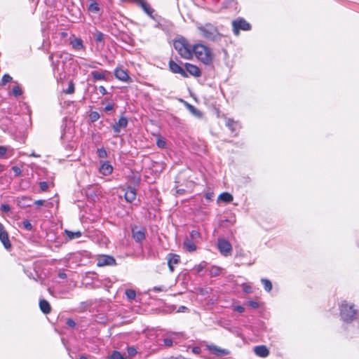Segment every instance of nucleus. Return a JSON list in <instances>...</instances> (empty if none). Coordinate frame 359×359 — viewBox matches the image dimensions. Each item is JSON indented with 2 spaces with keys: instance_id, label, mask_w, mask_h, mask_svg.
I'll use <instances>...</instances> for the list:
<instances>
[{
  "instance_id": "nucleus-34",
  "label": "nucleus",
  "mask_w": 359,
  "mask_h": 359,
  "mask_svg": "<svg viewBox=\"0 0 359 359\" xmlns=\"http://www.w3.org/2000/svg\"><path fill=\"white\" fill-rule=\"evenodd\" d=\"M88 10L91 13H97L100 11V6L95 1L92 0L88 7Z\"/></svg>"
},
{
  "instance_id": "nucleus-30",
  "label": "nucleus",
  "mask_w": 359,
  "mask_h": 359,
  "mask_svg": "<svg viewBox=\"0 0 359 359\" xmlns=\"http://www.w3.org/2000/svg\"><path fill=\"white\" fill-rule=\"evenodd\" d=\"M222 269L217 266H212L209 269V275L210 277L219 276L222 273Z\"/></svg>"
},
{
  "instance_id": "nucleus-39",
  "label": "nucleus",
  "mask_w": 359,
  "mask_h": 359,
  "mask_svg": "<svg viewBox=\"0 0 359 359\" xmlns=\"http://www.w3.org/2000/svg\"><path fill=\"white\" fill-rule=\"evenodd\" d=\"M97 154L100 158H105L107 157V152L104 147L98 148L97 150Z\"/></svg>"
},
{
  "instance_id": "nucleus-63",
  "label": "nucleus",
  "mask_w": 359,
  "mask_h": 359,
  "mask_svg": "<svg viewBox=\"0 0 359 359\" xmlns=\"http://www.w3.org/2000/svg\"><path fill=\"white\" fill-rule=\"evenodd\" d=\"M244 291H245V292L250 293V292H251V287H248H248H245L244 288Z\"/></svg>"
},
{
  "instance_id": "nucleus-7",
  "label": "nucleus",
  "mask_w": 359,
  "mask_h": 359,
  "mask_svg": "<svg viewBox=\"0 0 359 359\" xmlns=\"http://www.w3.org/2000/svg\"><path fill=\"white\" fill-rule=\"evenodd\" d=\"M233 32L236 36H238L240 31H248L251 29V25L245 19L239 18L232 22Z\"/></svg>"
},
{
  "instance_id": "nucleus-15",
  "label": "nucleus",
  "mask_w": 359,
  "mask_h": 359,
  "mask_svg": "<svg viewBox=\"0 0 359 359\" xmlns=\"http://www.w3.org/2000/svg\"><path fill=\"white\" fill-rule=\"evenodd\" d=\"M0 241L6 249L8 250L11 248V244L8 238V234L3 224L0 225Z\"/></svg>"
},
{
  "instance_id": "nucleus-45",
  "label": "nucleus",
  "mask_w": 359,
  "mask_h": 359,
  "mask_svg": "<svg viewBox=\"0 0 359 359\" xmlns=\"http://www.w3.org/2000/svg\"><path fill=\"white\" fill-rule=\"evenodd\" d=\"M156 145L158 146V147L161 148V149L165 148L166 142L165 141V140L163 138H161V137L158 138L156 140Z\"/></svg>"
},
{
  "instance_id": "nucleus-61",
  "label": "nucleus",
  "mask_w": 359,
  "mask_h": 359,
  "mask_svg": "<svg viewBox=\"0 0 359 359\" xmlns=\"http://www.w3.org/2000/svg\"><path fill=\"white\" fill-rule=\"evenodd\" d=\"M97 62H91L90 65H88V67H90V68H93V69H95V68H96V67H97Z\"/></svg>"
},
{
  "instance_id": "nucleus-49",
  "label": "nucleus",
  "mask_w": 359,
  "mask_h": 359,
  "mask_svg": "<svg viewBox=\"0 0 359 359\" xmlns=\"http://www.w3.org/2000/svg\"><path fill=\"white\" fill-rule=\"evenodd\" d=\"M0 210H1V212L7 213L10 212L11 208L9 205L4 203L1 205Z\"/></svg>"
},
{
  "instance_id": "nucleus-3",
  "label": "nucleus",
  "mask_w": 359,
  "mask_h": 359,
  "mask_svg": "<svg viewBox=\"0 0 359 359\" xmlns=\"http://www.w3.org/2000/svg\"><path fill=\"white\" fill-rule=\"evenodd\" d=\"M194 55H195L198 60L206 65H211L213 61L214 56L210 48L201 43L194 46Z\"/></svg>"
},
{
  "instance_id": "nucleus-32",
  "label": "nucleus",
  "mask_w": 359,
  "mask_h": 359,
  "mask_svg": "<svg viewBox=\"0 0 359 359\" xmlns=\"http://www.w3.org/2000/svg\"><path fill=\"white\" fill-rule=\"evenodd\" d=\"M65 233H66L67 236L70 240L75 239V238H79L82 235V233H81V232L80 231H72L66 230L65 231Z\"/></svg>"
},
{
  "instance_id": "nucleus-52",
  "label": "nucleus",
  "mask_w": 359,
  "mask_h": 359,
  "mask_svg": "<svg viewBox=\"0 0 359 359\" xmlns=\"http://www.w3.org/2000/svg\"><path fill=\"white\" fill-rule=\"evenodd\" d=\"M39 187L41 191H45L48 189V184L46 182H41L39 183Z\"/></svg>"
},
{
  "instance_id": "nucleus-10",
  "label": "nucleus",
  "mask_w": 359,
  "mask_h": 359,
  "mask_svg": "<svg viewBox=\"0 0 359 359\" xmlns=\"http://www.w3.org/2000/svg\"><path fill=\"white\" fill-rule=\"evenodd\" d=\"M116 264L114 257L107 255H99L97 258V266H114Z\"/></svg>"
},
{
  "instance_id": "nucleus-28",
  "label": "nucleus",
  "mask_w": 359,
  "mask_h": 359,
  "mask_svg": "<svg viewBox=\"0 0 359 359\" xmlns=\"http://www.w3.org/2000/svg\"><path fill=\"white\" fill-rule=\"evenodd\" d=\"M72 48L76 50H80L83 48V41L81 38H76L70 41Z\"/></svg>"
},
{
  "instance_id": "nucleus-37",
  "label": "nucleus",
  "mask_w": 359,
  "mask_h": 359,
  "mask_svg": "<svg viewBox=\"0 0 359 359\" xmlns=\"http://www.w3.org/2000/svg\"><path fill=\"white\" fill-rule=\"evenodd\" d=\"M207 266V262H201L200 264L195 265L194 267V270L196 273H199L201 272L205 267Z\"/></svg>"
},
{
  "instance_id": "nucleus-1",
  "label": "nucleus",
  "mask_w": 359,
  "mask_h": 359,
  "mask_svg": "<svg viewBox=\"0 0 359 359\" xmlns=\"http://www.w3.org/2000/svg\"><path fill=\"white\" fill-rule=\"evenodd\" d=\"M53 71L57 79L65 77L66 71L73 62L72 55L67 52H55L49 55Z\"/></svg>"
},
{
  "instance_id": "nucleus-4",
  "label": "nucleus",
  "mask_w": 359,
  "mask_h": 359,
  "mask_svg": "<svg viewBox=\"0 0 359 359\" xmlns=\"http://www.w3.org/2000/svg\"><path fill=\"white\" fill-rule=\"evenodd\" d=\"M197 28L202 36L208 40L215 41L220 36L217 28L211 23L200 24L197 26Z\"/></svg>"
},
{
  "instance_id": "nucleus-11",
  "label": "nucleus",
  "mask_w": 359,
  "mask_h": 359,
  "mask_svg": "<svg viewBox=\"0 0 359 359\" xmlns=\"http://www.w3.org/2000/svg\"><path fill=\"white\" fill-rule=\"evenodd\" d=\"M132 236L137 243H141L145 239L146 230L144 227L135 226L132 228Z\"/></svg>"
},
{
  "instance_id": "nucleus-46",
  "label": "nucleus",
  "mask_w": 359,
  "mask_h": 359,
  "mask_svg": "<svg viewBox=\"0 0 359 359\" xmlns=\"http://www.w3.org/2000/svg\"><path fill=\"white\" fill-rule=\"evenodd\" d=\"M12 81V77L9 74H4L1 79V84L6 85L7 83Z\"/></svg>"
},
{
  "instance_id": "nucleus-31",
  "label": "nucleus",
  "mask_w": 359,
  "mask_h": 359,
  "mask_svg": "<svg viewBox=\"0 0 359 359\" xmlns=\"http://www.w3.org/2000/svg\"><path fill=\"white\" fill-rule=\"evenodd\" d=\"M233 196L228 192H223L218 197V200L224 201L225 203H231L233 201Z\"/></svg>"
},
{
  "instance_id": "nucleus-53",
  "label": "nucleus",
  "mask_w": 359,
  "mask_h": 359,
  "mask_svg": "<svg viewBox=\"0 0 359 359\" xmlns=\"http://www.w3.org/2000/svg\"><path fill=\"white\" fill-rule=\"evenodd\" d=\"M114 104H112V103H109V104H107L105 106V107H104V110L106 112H107V111H112V110L114 109Z\"/></svg>"
},
{
  "instance_id": "nucleus-50",
  "label": "nucleus",
  "mask_w": 359,
  "mask_h": 359,
  "mask_svg": "<svg viewBox=\"0 0 359 359\" xmlns=\"http://www.w3.org/2000/svg\"><path fill=\"white\" fill-rule=\"evenodd\" d=\"M11 170L13 171L15 176H20L22 173L20 168L18 166H13Z\"/></svg>"
},
{
  "instance_id": "nucleus-26",
  "label": "nucleus",
  "mask_w": 359,
  "mask_h": 359,
  "mask_svg": "<svg viewBox=\"0 0 359 359\" xmlns=\"http://www.w3.org/2000/svg\"><path fill=\"white\" fill-rule=\"evenodd\" d=\"M226 126L231 131L233 135L236 136L237 135V130L239 128V124L237 122L231 119H228L226 122Z\"/></svg>"
},
{
  "instance_id": "nucleus-18",
  "label": "nucleus",
  "mask_w": 359,
  "mask_h": 359,
  "mask_svg": "<svg viewBox=\"0 0 359 359\" xmlns=\"http://www.w3.org/2000/svg\"><path fill=\"white\" fill-rule=\"evenodd\" d=\"M14 154V149L10 146H0V159L11 158Z\"/></svg>"
},
{
  "instance_id": "nucleus-23",
  "label": "nucleus",
  "mask_w": 359,
  "mask_h": 359,
  "mask_svg": "<svg viewBox=\"0 0 359 359\" xmlns=\"http://www.w3.org/2000/svg\"><path fill=\"white\" fill-rule=\"evenodd\" d=\"M137 193L134 187H128L125 191V199L127 202L132 203L136 198Z\"/></svg>"
},
{
  "instance_id": "nucleus-56",
  "label": "nucleus",
  "mask_w": 359,
  "mask_h": 359,
  "mask_svg": "<svg viewBox=\"0 0 359 359\" xmlns=\"http://www.w3.org/2000/svg\"><path fill=\"white\" fill-rule=\"evenodd\" d=\"M191 352L196 355H198L201 352V348L199 346H194L191 348Z\"/></svg>"
},
{
  "instance_id": "nucleus-17",
  "label": "nucleus",
  "mask_w": 359,
  "mask_h": 359,
  "mask_svg": "<svg viewBox=\"0 0 359 359\" xmlns=\"http://www.w3.org/2000/svg\"><path fill=\"white\" fill-rule=\"evenodd\" d=\"M128 119L125 116H121L118 122L112 126V129L116 134H118L122 128H126L128 126Z\"/></svg>"
},
{
  "instance_id": "nucleus-5",
  "label": "nucleus",
  "mask_w": 359,
  "mask_h": 359,
  "mask_svg": "<svg viewBox=\"0 0 359 359\" xmlns=\"http://www.w3.org/2000/svg\"><path fill=\"white\" fill-rule=\"evenodd\" d=\"M205 349L214 359H224L229 357L231 352L227 348H223L213 344L205 345Z\"/></svg>"
},
{
  "instance_id": "nucleus-29",
  "label": "nucleus",
  "mask_w": 359,
  "mask_h": 359,
  "mask_svg": "<svg viewBox=\"0 0 359 359\" xmlns=\"http://www.w3.org/2000/svg\"><path fill=\"white\" fill-rule=\"evenodd\" d=\"M175 334H170L168 336L165 337L163 339V346L165 347H171L173 345L174 339H175Z\"/></svg>"
},
{
  "instance_id": "nucleus-62",
  "label": "nucleus",
  "mask_w": 359,
  "mask_h": 359,
  "mask_svg": "<svg viewBox=\"0 0 359 359\" xmlns=\"http://www.w3.org/2000/svg\"><path fill=\"white\" fill-rule=\"evenodd\" d=\"M27 273V276L30 278V279H34V280L36 281V279L33 276V274L32 272H29V273H27Z\"/></svg>"
},
{
  "instance_id": "nucleus-48",
  "label": "nucleus",
  "mask_w": 359,
  "mask_h": 359,
  "mask_svg": "<svg viewBox=\"0 0 359 359\" xmlns=\"http://www.w3.org/2000/svg\"><path fill=\"white\" fill-rule=\"evenodd\" d=\"M151 291L153 292H166L167 291V289L165 288V286H155L152 289H151Z\"/></svg>"
},
{
  "instance_id": "nucleus-6",
  "label": "nucleus",
  "mask_w": 359,
  "mask_h": 359,
  "mask_svg": "<svg viewBox=\"0 0 359 359\" xmlns=\"http://www.w3.org/2000/svg\"><path fill=\"white\" fill-rule=\"evenodd\" d=\"M356 314V310L353 309V305H348L346 302H344L340 305V315L341 318L345 322H351Z\"/></svg>"
},
{
  "instance_id": "nucleus-8",
  "label": "nucleus",
  "mask_w": 359,
  "mask_h": 359,
  "mask_svg": "<svg viewBox=\"0 0 359 359\" xmlns=\"http://www.w3.org/2000/svg\"><path fill=\"white\" fill-rule=\"evenodd\" d=\"M217 248L219 252L225 257L231 255L233 250L231 244L224 238L217 240Z\"/></svg>"
},
{
  "instance_id": "nucleus-19",
  "label": "nucleus",
  "mask_w": 359,
  "mask_h": 359,
  "mask_svg": "<svg viewBox=\"0 0 359 359\" xmlns=\"http://www.w3.org/2000/svg\"><path fill=\"white\" fill-rule=\"evenodd\" d=\"M184 67L187 73L188 72L190 75L194 76L195 77L201 76V71L196 65L190 63H185Z\"/></svg>"
},
{
  "instance_id": "nucleus-9",
  "label": "nucleus",
  "mask_w": 359,
  "mask_h": 359,
  "mask_svg": "<svg viewBox=\"0 0 359 359\" xmlns=\"http://www.w3.org/2000/svg\"><path fill=\"white\" fill-rule=\"evenodd\" d=\"M73 135L72 133L70 131V129H68L67 130L66 129H64L62 135H61V140L62 141V144L66 147L67 149L69 151L73 150L74 147V144L72 143Z\"/></svg>"
},
{
  "instance_id": "nucleus-16",
  "label": "nucleus",
  "mask_w": 359,
  "mask_h": 359,
  "mask_svg": "<svg viewBox=\"0 0 359 359\" xmlns=\"http://www.w3.org/2000/svg\"><path fill=\"white\" fill-rule=\"evenodd\" d=\"M167 259L170 271L172 273L175 270V265H177L180 262V257L178 255L170 253L168 255Z\"/></svg>"
},
{
  "instance_id": "nucleus-55",
  "label": "nucleus",
  "mask_w": 359,
  "mask_h": 359,
  "mask_svg": "<svg viewBox=\"0 0 359 359\" xmlns=\"http://www.w3.org/2000/svg\"><path fill=\"white\" fill-rule=\"evenodd\" d=\"M233 310L235 311H237L238 313H243L245 311V309L243 306H241V305H237V306H235L234 308H233Z\"/></svg>"
},
{
  "instance_id": "nucleus-21",
  "label": "nucleus",
  "mask_w": 359,
  "mask_h": 359,
  "mask_svg": "<svg viewBox=\"0 0 359 359\" xmlns=\"http://www.w3.org/2000/svg\"><path fill=\"white\" fill-rule=\"evenodd\" d=\"M114 76L117 79L124 82L130 79L127 71L118 67L114 69Z\"/></svg>"
},
{
  "instance_id": "nucleus-22",
  "label": "nucleus",
  "mask_w": 359,
  "mask_h": 359,
  "mask_svg": "<svg viewBox=\"0 0 359 359\" xmlns=\"http://www.w3.org/2000/svg\"><path fill=\"white\" fill-rule=\"evenodd\" d=\"M254 353L262 358H266L269 354L268 348L264 345L256 346L253 348Z\"/></svg>"
},
{
  "instance_id": "nucleus-47",
  "label": "nucleus",
  "mask_w": 359,
  "mask_h": 359,
  "mask_svg": "<svg viewBox=\"0 0 359 359\" xmlns=\"http://www.w3.org/2000/svg\"><path fill=\"white\" fill-rule=\"evenodd\" d=\"M104 39V34L101 32H97L95 35V39L97 42H102Z\"/></svg>"
},
{
  "instance_id": "nucleus-57",
  "label": "nucleus",
  "mask_w": 359,
  "mask_h": 359,
  "mask_svg": "<svg viewBox=\"0 0 359 359\" xmlns=\"http://www.w3.org/2000/svg\"><path fill=\"white\" fill-rule=\"evenodd\" d=\"M98 90L100 91V93L102 95H105L107 94V90H106V88L103 86H100L98 87Z\"/></svg>"
},
{
  "instance_id": "nucleus-60",
  "label": "nucleus",
  "mask_w": 359,
  "mask_h": 359,
  "mask_svg": "<svg viewBox=\"0 0 359 359\" xmlns=\"http://www.w3.org/2000/svg\"><path fill=\"white\" fill-rule=\"evenodd\" d=\"M212 196H213V194L212 193H210V192L205 194V198L208 199V200H211Z\"/></svg>"
},
{
  "instance_id": "nucleus-33",
  "label": "nucleus",
  "mask_w": 359,
  "mask_h": 359,
  "mask_svg": "<svg viewBox=\"0 0 359 359\" xmlns=\"http://www.w3.org/2000/svg\"><path fill=\"white\" fill-rule=\"evenodd\" d=\"M108 359H130L125 355L121 354L118 351H114L111 353L110 355H109Z\"/></svg>"
},
{
  "instance_id": "nucleus-58",
  "label": "nucleus",
  "mask_w": 359,
  "mask_h": 359,
  "mask_svg": "<svg viewBox=\"0 0 359 359\" xmlns=\"http://www.w3.org/2000/svg\"><path fill=\"white\" fill-rule=\"evenodd\" d=\"M45 203V201L44 200H37L34 202V203L38 205V206H41V205H43Z\"/></svg>"
},
{
  "instance_id": "nucleus-13",
  "label": "nucleus",
  "mask_w": 359,
  "mask_h": 359,
  "mask_svg": "<svg viewBox=\"0 0 359 359\" xmlns=\"http://www.w3.org/2000/svg\"><path fill=\"white\" fill-rule=\"evenodd\" d=\"M137 6L142 8L145 13H147L150 18H154L153 13L154 10L151 6L147 2L146 0H132Z\"/></svg>"
},
{
  "instance_id": "nucleus-40",
  "label": "nucleus",
  "mask_w": 359,
  "mask_h": 359,
  "mask_svg": "<svg viewBox=\"0 0 359 359\" xmlns=\"http://www.w3.org/2000/svg\"><path fill=\"white\" fill-rule=\"evenodd\" d=\"M100 114L95 111H91L89 115L90 120L92 122L97 121L100 118Z\"/></svg>"
},
{
  "instance_id": "nucleus-20",
  "label": "nucleus",
  "mask_w": 359,
  "mask_h": 359,
  "mask_svg": "<svg viewBox=\"0 0 359 359\" xmlns=\"http://www.w3.org/2000/svg\"><path fill=\"white\" fill-rule=\"evenodd\" d=\"M99 170L102 175L108 176L112 173L113 167L109 161H106L101 162V165Z\"/></svg>"
},
{
  "instance_id": "nucleus-14",
  "label": "nucleus",
  "mask_w": 359,
  "mask_h": 359,
  "mask_svg": "<svg viewBox=\"0 0 359 359\" xmlns=\"http://www.w3.org/2000/svg\"><path fill=\"white\" fill-rule=\"evenodd\" d=\"M94 81H107L108 76L111 75L110 72L106 69H101L100 71H93L90 72Z\"/></svg>"
},
{
  "instance_id": "nucleus-42",
  "label": "nucleus",
  "mask_w": 359,
  "mask_h": 359,
  "mask_svg": "<svg viewBox=\"0 0 359 359\" xmlns=\"http://www.w3.org/2000/svg\"><path fill=\"white\" fill-rule=\"evenodd\" d=\"M74 84L72 81H69L68 88L64 90L66 94H72L74 93Z\"/></svg>"
},
{
  "instance_id": "nucleus-44",
  "label": "nucleus",
  "mask_w": 359,
  "mask_h": 359,
  "mask_svg": "<svg viewBox=\"0 0 359 359\" xmlns=\"http://www.w3.org/2000/svg\"><path fill=\"white\" fill-rule=\"evenodd\" d=\"M12 93L15 97H18L22 95V90L20 86H15L12 89Z\"/></svg>"
},
{
  "instance_id": "nucleus-35",
  "label": "nucleus",
  "mask_w": 359,
  "mask_h": 359,
  "mask_svg": "<svg viewBox=\"0 0 359 359\" xmlns=\"http://www.w3.org/2000/svg\"><path fill=\"white\" fill-rule=\"evenodd\" d=\"M261 282L266 292H270L272 290V283L269 279L262 278Z\"/></svg>"
},
{
  "instance_id": "nucleus-64",
  "label": "nucleus",
  "mask_w": 359,
  "mask_h": 359,
  "mask_svg": "<svg viewBox=\"0 0 359 359\" xmlns=\"http://www.w3.org/2000/svg\"><path fill=\"white\" fill-rule=\"evenodd\" d=\"M29 156H33V157H36V158H39L40 157V155L39 154H35L34 152H32Z\"/></svg>"
},
{
  "instance_id": "nucleus-59",
  "label": "nucleus",
  "mask_w": 359,
  "mask_h": 359,
  "mask_svg": "<svg viewBox=\"0 0 359 359\" xmlns=\"http://www.w3.org/2000/svg\"><path fill=\"white\" fill-rule=\"evenodd\" d=\"M187 311H188V308L187 307H186L184 306H181L179 307L177 311L178 312H185Z\"/></svg>"
},
{
  "instance_id": "nucleus-41",
  "label": "nucleus",
  "mask_w": 359,
  "mask_h": 359,
  "mask_svg": "<svg viewBox=\"0 0 359 359\" xmlns=\"http://www.w3.org/2000/svg\"><path fill=\"white\" fill-rule=\"evenodd\" d=\"M190 238L192 240L198 239L201 238V233L196 230H192L189 234Z\"/></svg>"
},
{
  "instance_id": "nucleus-38",
  "label": "nucleus",
  "mask_w": 359,
  "mask_h": 359,
  "mask_svg": "<svg viewBox=\"0 0 359 359\" xmlns=\"http://www.w3.org/2000/svg\"><path fill=\"white\" fill-rule=\"evenodd\" d=\"M126 296L129 301L133 300L136 297V292L134 290L128 289L125 292Z\"/></svg>"
},
{
  "instance_id": "nucleus-54",
  "label": "nucleus",
  "mask_w": 359,
  "mask_h": 359,
  "mask_svg": "<svg viewBox=\"0 0 359 359\" xmlns=\"http://www.w3.org/2000/svg\"><path fill=\"white\" fill-rule=\"evenodd\" d=\"M66 324L69 326V327H75L76 325V323L74 322V320L72 318H68L66 320Z\"/></svg>"
},
{
  "instance_id": "nucleus-25",
  "label": "nucleus",
  "mask_w": 359,
  "mask_h": 359,
  "mask_svg": "<svg viewBox=\"0 0 359 359\" xmlns=\"http://www.w3.org/2000/svg\"><path fill=\"white\" fill-rule=\"evenodd\" d=\"M40 310L44 313L48 314L51 311V306L48 301L46 299H40L39 301Z\"/></svg>"
},
{
  "instance_id": "nucleus-36",
  "label": "nucleus",
  "mask_w": 359,
  "mask_h": 359,
  "mask_svg": "<svg viewBox=\"0 0 359 359\" xmlns=\"http://www.w3.org/2000/svg\"><path fill=\"white\" fill-rule=\"evenodd\" d=\"M19 226L20 227H22L24 228L25 229H26L27 231H32V228H33V226L32 224L30 223V222L27 219H25L23 220L20 224H19Z\"/></svg>"
},
{
  "instance_id": "nucleus-27",
  "label": "nucleus",
  "mask_w": 359,
  "mask_h": 359,
  "mask_svg": "<svg viewBox=\"0 0 359 359\" xmlns=\"http://www.w3.org/2000/svg\"><path fill=\"white\" fill-rule=\"evenodd\" d=\"M187 109L189 111V112L194 115V116L201 118L203 116V113L198 110L197 108H196L194 106H193L191 104L186 103Z\"/></svg>"
},
{
  "instance_id": "nucleus-12",
  "label": "nucleus",
  "mask_w": 359,
  "mask_h": 359,
  "mask_svg": "<svg viewBox=\"0 0 359 359\" xmlns=\"http://www.w3.org/2000/svg\"><path fill=\"white\" fill-rule=\"evenodd\" d=\"M168 65L170 70L172 73L179 74L184 78L188 77V74L187 73V72L173 60H170Z\"/></svg>"
},
{
  "instance_id": "nucleus-51",
  "label": "nucleus",
  "mask_w": 359,
  "mask_h": 359,
  "mask_svg": "<svg viewBox=\"0 0 359 359\" xmlns=\"http://www.w3.org/2000/svg\"><path fill=\"white\" fill-rule=\"evenodd\" d=\"M247 304L249 306H250L252 309H257L259 306V303L255 301H249L247 302Z\"/></svg>"
},
{
  "instance_id": "nucleus-43",
  "label": "nucleus",
  "mask_w": 359,
  "mask_h": 359,
  "mask_svg": "<svg viewBox=\"0 0 359 359\" xmlns=\"http://www.w3.org/2000/svg\"><path fill=\"white\" fill-rule=\"evenodd\" d=\"M127 353L128 356L130 357H134L136 355L137 351V349L134 346H128L127 348Z\"/></svg>"
},
{
  "instance_id": "nucleus-2",
  "label": "nucleus",
  "mask_w": 359,
  "mask_h": 359,
  "mask_svg": "<svg viewBox=\"0 0 359 359\" xmlns=\"http://www.w3.org/2000/svg\"><path fill=\"white\" fill-rule=\"evenodd\" d=\"M173 46L182 58L190 60L193 57L194 46L184 37L175 40Z\"/></svg>"
},
{
  "instance_id": "nucleus-24",
  "label": "nucleus",
  "mask_w": 359,
  "mask_h": 359,
  "mask_svg": "<svg viewBox=\"0 0 359 359\" xmlns=\"http://www.w3.org/2000/svg\"><path fill=\"white\" fill-rule=\"evenodd\" d=\"M183 246L186 250L189 252H192L196 250V245L195 243L188 238L184 239Z\"/></svg>"
}]
</instances>
